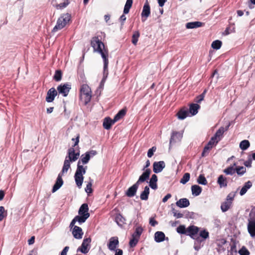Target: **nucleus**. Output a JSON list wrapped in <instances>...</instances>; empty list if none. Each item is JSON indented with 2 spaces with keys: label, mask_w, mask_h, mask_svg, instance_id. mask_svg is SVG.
I'll list each match as a JSON object with an SVG mask.
<instances>
[{
  "label": "nucleus",
  "mask_w": 255,
  "mask_h": 255,
  "mask_svg": "<svg viewBox=\"0 0 255 255\" xmlns=\"http://www.w3.org/2000/svg\"><path fill=\"white\" fill-rule=\"evenodd\" d=\"M91 45L94 51L97 52L101 55L106 68L107 64H109L108 51L105 48L104 44L98 36H94L91 40Z\"/></svg>",
  "instance_id": "1"
},
{
  "label": "nucleus",
  "mask_w": 255,
  "mask_h": 255,
  "mask_svg": "<svg viewBox=\"0 0 255 255\" xmlns=\"http://www.w3.org/2000/svg\"><path fill=\"white\" fill-rule=\"evenodd\" d=\"M71 14L69 13H64L61 15L58 19L56 24L53 27L52 32H56L59 29H61L65 26L67 23L71 20Z\"/></svg>",
  "instance_id": "2"
},
{
  "label": "nucleus",
  "mask_w": 255,
  "mask_h": 255,
  "mask_svg": "<svg viewBox=\"0 0 255 255\" xmlns=\"http://www.w3.org/2000/svg\"><path fill=\"white\" fill-rule=\"evenodd\" d=\"M89 210L88 204H82L78 210V215L76 216L78 218V220L84 223L90 216L88 212Z\"/></svg>",
  "instance_id": "3"
},
{
  "label": "nucleus",
  "mask_w": 255,
  "mask_h": 255,
  "mask_svg": "<svg viewBox=\"0 0 255 255\" xmlns=\"http://www.w3.org/2000/svg\"><path fill=\"white\" fill-rule=\"evenodd\" d=\"M235 195L236 192L230 193L226 197L225 201L221 203V209L223 212H226L230 209Z\"/></svg>",
  "instance_id": "4"
},
{
  "label": "nucleus",
  "mask_w": 255,
  "mask_h": 255,
  "mask_svg": "<svg viewBox=\"0 0 255 255\" xmlns=\"http://www.w3.org/2000/svg\"><path fill=\"white\" fill-rule=\"evenodd\" d=\"M92 239L91 237L84 238L81 245L77 249V252H81L83 254H87L91 248V242Z\"/></svg>",
  "instance_id": "5"
},
{
  "label": "nucleus",
  "mask_w": 255,
  "mask_h": 255,
  "mask_svg": "<svg viewBox=\"0 0 255 255\" xmlns=\"http://www.w3.org/2000/svg\"><path fill=\"white\" fill-rule=\"evenodd\" d=\"M71 89V85L69 83H62L57 88V93L61 94L63 97H67Z\"/></svg>",
  "instance_id": "6"
},
{
  "label": "nucleus",
  "mask_w": 255,
  "mask_h": 255,
  "mask_svg": "<svg viewBox=\"0 0 255 255\" xmlns=\"http://www.w3.org/2000/svg\"><path fill=\"white\" fill-rule=\"evenodd\" d=\"M64 173H66V172H63V171L61 170L60 171V172L58 174V176L55 181V182L54 184L53 185L52 189V193H54L56 191H57L63 185L64 182H63L62 177Z\"/></svg>",
  "instance_id": "7"
},
{
  "label": "nucleus",
  "mask_w": 255,
  "mask_h": 255,
  "mask_svg": "<svg viewBox=\"0 0 255 255\" xmlns=\"http://www.w3.org/2000/svg\"><path fill=\"white\" fill-rule=\"evenodd\" d=\"M64 173H66V172H63V171L61 170L60 171V172L58 174V176L55 181V182L54 184L53 185L52 189V193H54L56 191H57L63 185L64 182H63L62 177Z\"/></svg>",
  "instance_id": "8"
},
{
  "label": "nucleus",
  "mask_w": 255,
  "mask_h": 255,
  "mask_svg": "<svg viewBox=\"0 0 255 255\" xmlns=\"http://www.w3.org/2000/svg\"><path fill=\"white\" fill-rule=\"evenodd\" d=\"M150 14V7L148 0L145 2L141 13V20L144 22Z\"/></svg>",
  "instance_id": "9"
},
{
  "label": "nucleus",
  "mask_w": 255,
  "mask_h": 255,
  "mask_svg": "<svg viewBox=\"0 0 255 255\" xmlns=\"http://www.w3.org/2000/svg\"><path fill=\"white\" fill-rule=\"evenodd\" d=\"M108 64H107V67H105V64L103 66V78L100 83L99 86L97 90V92L100 91L99 95L101 94L102 90L104 89L105 83L108 78Z\"/></svg>",
  "instance_id": "10"
},
{
  "label": "nucleus",
  "mask_w": 255,
  "mask_h": 255,
  "mask_svg": "<svg viewBox=\"0 0 255 255\" xmlns=\"http://www.w3.org/2000/svg\"><path fill=\"white\" fill-rule=\"evenodd\" d=\"M143 171V172L139 176L137 181L136 182L139 185L141 183L144 182L145 181L147 182V180L149 179L150 175L151 173V170L150 168H147Z\"/></svg>",
  "instance_id": "11"
},
{
  "label": "nucleus",
  "mask_w": 255,
  "mask_h": 255,
  "mask_svg": "<svg viewBox=\"0 0 255 255\" xmlns=\"http://www.w3.org/2000/svg\"><path fill=\"white\" fill-rule=\"evenodd\" d=\"M200 228L193 225H190L187 227V236H189L192 239L197 236L200 231Z\"/></svg>",
  "instance_id": "12"
},
{
  "label": "nucleus",
  "mask_w": 255,
  "mask_h": 255,
  "mask_svg": "<svg viewBox=\"0 0 255 255\" xmlns=\"http://www.w3.org/2000/svg\"><path fill=\"white\" fill-rule=\"evenodd\" d=\"M119 244V241L118 238L117 237H113L110 239L108 243V248L111 251H115L118 249L117 247Z\"/></svg>",
  "instance_id": "13"
},
{
  "label": "nucleus",
  "mask_w": 255,
  "mask_h": 255,
  "mask_svg": "<svg viewBox=\"0 0 255 255\" xmlns=\"http://www.w3.org/2000/svg\"><path fill=\"white\" fill-rule=\"evenodd\" d=\"M58 95L57 90L54 88H51L47 92L45 101L47 103H52Z\"/></svg>",
  "instance_id": "14"
},
{
  "label": "nucleus",
  "mask_w": 255,
  "mask_h": 255,
  "mask_svg": "<svg viewBox=\"0 0 255 255\" xmlns=\"http://www.w3.org/2000/svg\"><path fill=\"white\" fill-rule=\"evenodd\" d=\"M139 185L136 182L129 187L125 192V195L128 197L131 198L136 195Z\"/></svg>",
  "instance_id": "15"
},
{
  "label": "nucleus",
  "mask_w": 255,
  "mask_h": 255,
  "mask_svg": "<svg viewBox=\"0 0 255 255\" xmlns=\"http://www.w3.org/2000/svg\"><path fill=\"white\" fill-rule=\"evenodd\" d=\"M165 167L164 161H155L153 163V171L157 174L161 172Z\"/></svg>",
  "instance_id": "16"
},
{
  "label": "nucleus",
  "mask_w": 255,
  "mask_h": 255,
  "mask_svg": "<svg viewBox=\"0 0 255 255\" xmlns=\"http://www.w3.org/2000/svg\"><path fill=\"white\" fill-rule=\"evenodd\" d=\"M183 137V133L178 131H173L171 133L169 144L170 145L176 142L177 141H180Z\"/></svg>",
  "instance_id": "17"
},
{
  "label": "nucleus",
  "mask_w": 255,
  "mask_h": 255,
  "mask_svg": "<svg viewBox=\"0 0 255 255\" xmlns=\"http://www.w3.org/2000/svg\"><path fill=\"white\" fill-rule=\"evenodd\" d=\"M154 241L156 243H159L164 241H168V237H166L165 234L162 231H157L154 234Z\"/></svg>",
  "instance_id": "18"
},
{
  "label": "nucleus",
  "mask_w": 255,
  "mask_h": 255,
  "mask_svg": "<svg viewBox=\"0 0 255 255\" xmlns=\"http://www.w3.org/2000/svg\"><path fill=\"white\" fill-rule=\"evenodd\" d=\"M73 237L77 240L81 239L83 237L84 233L82 228L80 227H74L73 230L71 231Z\"/></svg>",
  "instance_id": "19"
},
{
  "label": "nucleus",
  "mask_w": 255,
  "mask_h": 255,
  "mask_svg": "<svg viewBox=\"0 0 255 255\" xmlns=\"http://www.w3.org/2000/svg\"><path fill=\"white\" fill-rule=\"evenodd\" d=\"M116 122L114 118L112 119L110 117H106L103 121V128L107 130L111 129L112 126Z\"/></svg>",
  "instance_id": "20"
},
{
  "label": "nucleus",
  "mask_w": 255,
  "mask_h": 255,
  "mask_svg": "<svg viewBox=\"0 0 255 255\" xmlns=\"http://www.w3.org/2000/svg\"><path fill=\"white\" fill-rule=\"evenodd\" d=\"M200 106L198 104L191 103L189 105L188 112L190 116H194L198 113Z\"/></svg>",
  "instance_id": "21"
},
{
  "label": "nucleus",
  "mask_w": 255,
  "mask_h": 255,
  "mask_svg": "<svg viewBox=\"0 0 255 255\" xmlns=\"http://www.w3.org/2000/svg\"><path fill=\"white\" fill-rule=\"evenodd\" d=\"M177 118L179 120H183L186 119L187 117L190 116L188 109L184 108L181 109L176 114Z\"/></svg>",
  "instance_id": "22"
},
{
  "label": "nucleus",
  "mask_w": 255,
  "mask_h": 255,
  "mask_svg": "<svg viewBox=\"0 0 255 255\" xmlns=\"http://www.w3.org/2000/svg\"><path fill=\"white\" fill-rule=\"evenodd\" d=\"M175 204L179 208H185L190 205V202L187 198H183L178 200Z\"/></svg>",
  "instance_id": "23"
},
{
  "label": "nucleus",
  "mask_w": 255,
  "mask_h": 255,
  "mask_svg": "<svg viewBox=\"0 0 255 255\" xmlns=\"http://www.w3.org/2000/svg\"><path fill=\"white\" fill-rule=\"evenodd\" d=\"M204 25V23L199 21L189 22L186 23V28L187 29H193L200 27Z\"/></svg>",
  "instance_id": "24"
},
{
  "label": "nucleus",
  "mask_w": 255,
  "mask_h": 255,
  "mask_svg": "<svg viewBox=\"0 0 255 255\" xmlns=\"http://www.w3.org/2000/svg\"><path fill=\"white\" fill-rule=\"evenodd\" d=\"M217 183L220 188H225L227 186V178L224 175H220L217 181Z\"/></svg>",
  "instance_id": "25"
},
{
  "label": "nucleus",
  "mask_w": 255,
  "mask_h": 255,
  "mask_svg": "<svg viewBox=\"0 0 255 255\" xmlns=\"http://www.w3.org/2000/svg\"><path fill=\"white\" fill-rule=\"evenodd\" d=\"M192 194L194 196H199L202 191V188L198 185L194 184L191 186Z\"/></svg>",
  "instance_id": "26"
},
{
  "label": "nucleus",
  "mask_w": 255,
  "mask_h": 255,
  "mask_svg": "<svg viewBox=\"0 0 255 255\" xmlns=\"http://www.w3.org/2000/svg\"><path fill=\"white\" fill-rule=\"evenodd\" d=\"M252 182L251 181H248L246 182L242 187L240 191V195L241 196L244 195L248 190L252 187Z\"/></svg>",
  "instance_id": "27"
},
{
  "label": "nucleus",
  "mask_w": 255,
  "mask_h": 255,
  "mask_svg": "<svg viewBox=\"0 0 255 255\" xmlns=\"http://www.w3.org/2000/svg\"><path fill=\"white\" fill-rule=\"evenodd\" d=\"M87 168V166L84 167L82 165L80 164V162H78L77 167V169L75 171V174L83 176L86 172Z\"/></svg>",
  "instance_id": "28"
},
{
  "label": "nucleus",
  "mask_w": 255,
  "mask_h": 255,
  "mask_svg": "<svg viewBox=\"0 0 255 255\" xmlns=\"http://www.w3.org/2000/svg\"><path fill=\"white\" fill-rule=\"evenodd\" d=\"M150 193L149 187L148 186L144 187L143 190L141 192L140 198L141 200H147Z\"/></svg>",
  "instance_id": "29"
},
{
  "label": "nucleus",
  "mask_w": 255,
  "mask_h": 255,
  "mask_svg": "<svg viewBox=\"0 0 255 255\" xmlns=\"http://www.w3.org/2000/svg\"><path fill=\"white\" fill-rule=\"evenodd\" d=\"M74 154L75 149L73 147H70L68 149L67 155L66 156L68 157L67 160L69 161L70 163L76 161V160L73 158V157H75Z\"/></svg>",
  "instance_id": "30"
},
{
  "label": "nucleus",
  "mask_w": 255,
  "mask_h": 255,
  "mask_svg": "<svg viewBox=\"0 0 255 255\" xmlns=\"http://www.w3.org/2000/svg\"><path fill=\"white\" fill-rule=\"evenodd\" d=\"M74 177L77 186L81 188L84 181V176L74 174Z\"/></svg>",
  "instance_id": "31"
},
{
  "label": "nucleus",
  "mask_w": 255,
  "mask_h": 255,
  "mask_svg": "<svg viewBox=\"0 0 255 255\" xmlns=\"http://www.w3.org/2000/svg\"><path fill=\"white\" fill-rule=\"evenodd\" d=\"M90 159V156L89 153L87 152L84 154H82L80 157V159L78 162H80V164L82 163L83 164H87Z\"/></svg>",
  "instance_id": "32"
},
{
  "label": "nucleus",
  "mask_w": 255,
  "mask_h": 255,
  "mask_svg": "<svg viewBox=\"0 0 255 255\" xmlns=\"http://www.w3.org/2000/svg\"><path fill=\"white\" fill-rule=\"evenodd\" d=\"M126 219L121 214H118L115 217V222L117 225L122 227L124 224H125Z\"/></svg>",
  "instance_id": "33"
},
{
  "label": "nucleus",
  "mask_w": 255,
  "mask_h": 255,
  "mask_svg": "<svg viewBox=\"0 0 255 255\" xmlns=\"http://www.w3.org/2000/svg\"><path fill=\"white\" fill-rule=\"evenodd\" d=\"M126 112L127 110L126 109H122L120 110L114 117L116 122L123 118L126 115Z\"/></svg>",
  "instance_id": "34"
},
{
  "label": "nucleus",
  "mask_w": 255,
  "mask_h": 255,
  "mask_svg": "<svg viewBox=\"0 0 255 255\" xmlns=\"http://www.w3.org/2000/svg\"><path fill=\"white\" fill-rule=\"evenodd\" d=\"M143 228L140 227H137L135 228L133 233L132 234L131 237L137 238L139 240L140 237L143 232Z\"/></svg>",
  "instance_id": "35"
},
{
  "label": "nucleus",
  "mask_w": 255,
  "mask_h": 255,
  "mask_svg": "<svg viewBox=\"0 0 255 255\" xmlns=\"http://www.w3.org/2000/svg\"><path fill=\"white\" fill-rule=\"evenodd\" d=\"M133 3V0H127L124 8V13L128 14L129 13Z\"/></svg>",
  "instance_id": "36"
},
{
  "label": "nucleus",
  "mask_w": 255,
  "mask_h": 255,
  "mask_svg": "<svg viewBox=\"0 0 255 255\" xmlns=\"http://www.w3.org/2000/svg\"><path fill=\"white\" fill-rule=\"evenodd\" d=\"M240 148L243 150H246L250 146V142L247 139L242 140L239 145Z\"/></svg>",
  "instance_id": "37"
},
{
  "label": "nucleus",
  "mask_w": 255,
  "mask_h": 255,
  "mask_svg": "<svg viewBox=\"0 0 255 255\" xmlns=\"http://www.w3.org/2000/svg\"><path fill=\"white\" fill-rule=\"evenodd\" d=\"M176 232L179 234L184 235L186 236L187 233V228H186V226L184 225H180L176 228Z\"/></svg>",
  "instance_id": "38"
},
{
  "label": "nucleus",
  "mask_w": 255,
  "mask_h": 255,
  "mask_svg": "<svg viewBox=\"0 0 255 255\" xmlns=\"http://www.w3.org/2000/svg\"><path fill=\"white\" fill-rule=\"evenodd\" d=\"M77 222L78 223L79 225H81L82 224H83V223L81 221L78 220V218L76 216H75L72 219V220L71 221V222L70 224V225H69V228H70L71 231L73 230V228H74V227H78V226L75 225V224Z\"/></svg>",
  "instance_id": "39"
},
{
  "label": "nucleus",
  "mask_w": 255,
  "mask_h": 255,
  "mask_svg": "<svg viewBox=\"0 0 255 255\" xmlns=\"http://www.w3.org/2000/svg\"><path fill=\"white\" fill-rule=\"evenodd\" d=\"M199 235L200 237L203 239V240H206V239L209 238V232L205 229H203L201 231L199 232Z\"/></svg>",
  "instance_id": "40"
},
{
  "label": "nucleus",
  "mask_w": 255,
  "mask_h": 255,
  "mask_svg": "<svg viewBox=\"0 0 255 255\" xmlns=\"http://www.w3.org/2000/svg\"><path fill=\"white\" fill-rule=\"evenodd\" d=\"M197 182L199 184L206 185L208 184L207 180L204 174H200L197 178Z\"/></svg>",
  "instance_id": "41"
},
{
  "label": "nucleus",
  "mask_w": 255,
  "mask_h": 255,
  "mask_svg": "<svg viewBox=\"0 0 255 255\" xmlns=\"http://www.w3.org/2000/svg\"><path fill=\"white\" fill-rule=\"evenodd\" d=\"M62 77V72L60 70H56L53 76V79L56 82H59L61 80Z\"/></svg>",
  "instance_id": "42"
},
{
  "label": "nucleus",
  "mask_w": 255,
  "mask_h": 255,
  "mask_svg": "<svg viewBox=\"0 0 255 255\" xmlns=\"http://www.w3.org/2000/svg\"><path fill=\"white\" fill-rule=\"evenodd\" d=\"M78 77H79L80 80L82 82H85L86 81V77H85V74L84 72V69L82 67L78 68Z\"/></svg>",
  "instance_id": "43"
},
{
  "label": "nucleus",
  "mask_w": 255,
  "mask_h": 255,
  "mask_svg": "<svg viewBox=\"0 0 255 255\" xmlns=\"http://www.w3.org/2000/svg\"><path fill=\"white\" fill-rule=\"evenodd\" d=\"M246 172V169L243 166H239L235 168V173H237L238 175L242 176Z\"/></svg>",
  "instance_id": "44"
},
{
  "label": "nucleus",
  "mask_w": 255,
  "mask_h": 255,
  "mask_svg": "<svg viewBox=\"0 0 255 255\" xmlns=\"http://www.w3.org/2000/svg\"><path fill=\"white\" fill-rule=\"evenodd\" d=\"M89 180V182L87 184L86 187L85 189V191L87 193L88 195H89L90 194L92 193L93 191L92 188L93 180L90 177Z\"/></svg>",
  "instance_id": "45"
},
{
  "label": "nucleus",
  "mask_w": 255,
  "mask_h": 255,
  "mask_svg": "<svg viewBox=\"0 0 255 255\" xmlns=\"http://www.w3.org/2000/svg\"><path fill=\"white\" fill-rule=\"evenodd\" d=\"M223 172L227 175H233L235 173V168L232 166H229L223 170Z\"/></svg>",
  "instance_id": "46"
},
{
  "label": "nucleus",
  "mask_w": 255,
  "mask_h": 255,
  "mask_svg": "<svg viewBox=\"0 0 255 255\" xmlns=\"http://www.w3.org/2000/svg\"><path fill=\"white\" fill-rule=\"evenodd\" d=\"M222 45V42L220 40H215L211 44V47L215 50L219 49Z\"/></svg>",
  "instance_id": "47"
},
{
  "label": "nucleus",
  "mask_w": 255,
  "mask_h": 255,
  "mask_svg": "<svg viewBox=\"0 0 255 255\" xmlns=\"http://www.w3.org/2000/svg\"><path fill=\"white\" fill-rule=\"evenodd\" d=\"M190 174L188 172H186L184 174L183 176L180 180V183L182 184H186L190 180Z\"/></svg>",
  "instance_id": "48"
},
{
  "label": "nucleus",
  "mask_w": 255,
  "mask_h": 255,
  "mask_svg": "<svg viewBox=\"0 0 255 255\" xmlns=\"http://www.w3.org/2000/svg\"><path fill=\"white\" fill-rule=\"evenodd\" d=\"M139 36L140 33L138 31H135L134 32L132 35L131 39V42L133 45H135L137 44Z\"/></svg>",
  "instance_id": "49"
},
{
  "label": "nucleus",
  "mask_w": 255,
  "mask_h": 255,
  "mask_svg": "<svg viewBox=\"0 0 255 255\" xmlns=\"http://www.w3.org/2000/svg\"><path fill=\"white\" fill-rule=\"evenodd\" d=\"M67 156H66L65 159L64 161L63 166L62 167V170L63 172L67 173L68 169L70 168V163L69 161L67 160Z\"/></svg>",
  "instance_id": "50"
},
{
  "label": "nucleus",
  "mask_w": 255,
  "mask_h": 255,
  "mask_svg": "<svg viewBox=\"0 0 255 255\" xmlns=\"http://www.w3.org/2000/svg\"><path fill=\"white\" fill-rule=\"evenodd\" d=\"M7 212L5 210L3 206H0V222L7 216Z\"/></svg>",
  "instance_id": "51"
},
{
  "label": "nucleus",
  "mask_w": 255,
  "mask_h": 255,
  "mask_svg": "<svg viewBox=\"0 0 255 255\" xmlns=\"http://www.w3.org/2000/svg\"><path fill=\"white\" fill-rule=\"evenodd\" d=\"M69 3V0H66L63 2L59 4H53V6L55 7L57 9H63L66 7Z\"/></svg>",
  "instance_id": "52"
},
{
  "label": "nucleus",
  "mask_w": 255,
  "mask_h": 255,
  "mask_svg": "<svg viewBox=\"0 0 255 255\" xmlns=\"http://www.w3.org/2000/svg\"><path fill=\"white\" fill-rule=\"evenodd\" d=\"M184 213L185 218L186 219H194L195 218V215H196V214L193 212L185 211Z\"/></svg>",
  "instance_id": "53"
},
{
  "label": "nucleus",
  "mask_w": 255,
  "mask_h": 255,
  "mask_svg": "<svg viewBox=\"0 0 255 255\" xmlns=\"http://www.w3.org/2000/svg\"><path fill=\"white\" fill-rule=\"evenodd\" d=\"M225 132L224 128L223 127H220L215 132L214 136H215L216 138L218 137L219 138L220 136H222Z\"/></svg>",
  "instance_id": "54"
},
{
  "label": "nucleus",
  "mask_w": 255,
  "mask_h": 255,
  "mask_svg": "<svg viewBox=\"0 0 255 255\" xmlns=\"http://www.w3.org/2000/svg\"><path fill=\"white\" fill-rule=\"evenodd\" d=\"M220 140V138L218 139L215 137V136L213 135V136L211 137V139L208 141L207 144L209 146H212V147L214 144H217Z\"/></svg>",
  "instance_id": "55"
},
{
  "label": "nucleus",
  "mask_w": 255,
  "mask_h": 255,
  "mask_svg": "<svg viewBox=\"0 0 255 255\" xmlns=\"http://www.w3.org/2000/svg\"><path fill=\"white\" fill-rule=\"evenodd\" d=\"M138 241L139 240L137 239V238L131 237V238L130 239L128 243L129 246L130 247V248L135 247L137 245Z\"/></svg>",
  "instance_id": "56"
},
{
  "label": "nucleus",
  "mask_w": 255,
  "mask_h": 255,
  "mask_svg": "<svg viewBox=\"0 0 255 255\" xmlns=\"http://www.w3.org/2000/svg\"><path fill=\"white\" fill-rule=\"evenodd\" d=\"M240 255H250V253L249 251L245 246H243L238 251Z\"/></svg>",
  "instance_id": "57"
},
{
  "label": "nucleus",
  "mask_w": 255,
  "mask_h": 255,
  "mask_svg": "<svg viewBox=\"0 0 255 255\" xmlns=\"http://www.w3.org/2000/svg\"><path fill=\"white\" fill-rule=\"evenodd\" d=\"M91 92L90 87L87 84H83L80 89V93L81 94H84L87 92Z\"/></svg>",
  "instance_id": "58"
},
{
  "label": "nucleus",
  "mask_w": 255,
  "mask_h": 255,
  "mask_svg": "<svg viewBox=\"0 0 255 255\" xmlns=\"http://www.w3.org/2000/svg\"><path fill=\"white\" fill-rule=\"evenodd\" d=\"M156 150V147L155 146H152L150 148H149L147 153V156L149 158H151L154 154V153L155 152Z\"/></svg>",
  "instance_id": "59"
},
{
  "label": "nucleus",
  "mask_w": 255,
  "mask_h": 255,
  "mask_svg": "<svg viewBox=\"0 0 255 255\" xmlns=\"http://www.w3.org/2000/svg\"><path fill=\"white\" fill-rule=\"evenodd\" d=\"M212 148V146H209L208 145L206 144L202 152L201 153V156L202 157H205L206 156L207 153H208V151L210 150Z\"/></svg>",
  "instance_id": "60"
},
{
  "label": "nucleus",
  "mask_w": 255,
  "mask_h": 255,
  "mask_svg": "<svg viewBox=\"0 0 255 255\" xmlns=\"http://www.w3.org/2000/svg\"><path fill=\"white\" fill-rule=\"evenodd\" d=\"M158 181L157 176L155 174H152L151 178L149 179V181H147V183H157Z\"/></svg>",
  "instance_id": "61"
},
{
  "label": "nucleus",
  "mask_w": 255,
  "mask_h": 255,
  "mask_svg": "<svg viewBox=\"0 0 255 255\" xmlns=\"http://www.w3.org/2000/svg\"><path fill=\"white\" fill-rule=\"evenodd\" d=\"M80 135L78 134L75 138H72V140L74 141V144L72 147H73L78 145L79 142Z\"/></svg>",
  "instance_id": "62"
},
{
  "label": "nucleus",
  "mask_w": 255,
  "mask_h": 255,
  "mask_svg": "<svg viewBox=\"0 0 255 255\" xmlns=\"http://www.w3.org/2000/svg\"><path fill=\"white\" fill-rule=\"evenodd\" d=\"M230 253L232 255H233V253H237L238 252L236 249V244L234 242L231 246Z\"/></svg>",
  "instance_id": "63"
},
{
  "label": "nucleus",
  "mask_w": 255,
  "mask_h": 255,
  "mask_svg": "<svg viewBox=\"0 0 255 255\" xmlns=\"http://www.w3.org/2000/svg\"><path fill=\"white\" fill-rule=\"evenodd\" d=\"M149 223L151 226L155 227L158 224V222L154 218L151 217L149 218Z\"/></svg>",
  "instance_id": "64"
}]
</instances>
